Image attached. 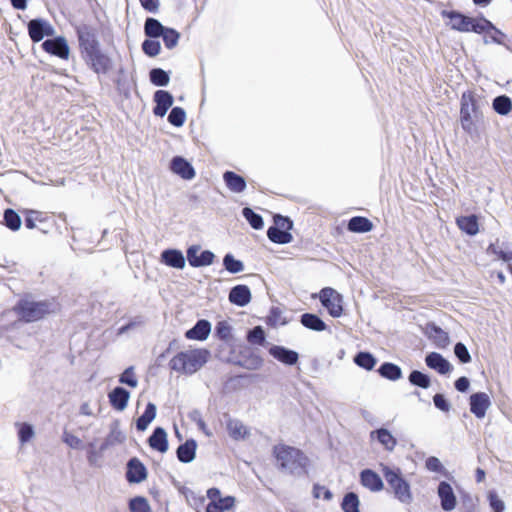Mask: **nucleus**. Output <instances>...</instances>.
Returning a JSON list of instances; mask_svg holds the SVG:
<instances>
[{
  "instance_id": "nucleus-16",
  "label": "nucleus",
  "mask_w": 512,
  "mask_h": 512,
  "mask_svg": "<svg viewBox=\"0 0 512 512\" xmlns=\"http://www.w3.org/2000/svg\"><path fill=\"white\" fill-rule=\"evenodd\" d=\"M126 477L131 483L142 482L147 477L145 466L137 458H132L127 464Z\"/></svg>"
},
{
  "instance_id": "nucleus-46",
  "label": "nucleus",
  "mask_w": 512,
  "mask_h": 512,
  "mask_svg": "<svg viewBox=\"0 0 512 512\" xmlns=\"http://www.w3.org/2000/svg\"><path fill=\"white\" fill-rule=\"evenodd\" d=\"M242 214L254 229H261L263 227L262 217L256 214L251 208L245 207Z\"/></svg>"
},
{
  "instance_id": "nucleus-61",
  "label": "nucleus",
  "mask_w": 512,
  "mask_h": 512,
  "mask_svg": "<svg viewBox=\"0 0 512 512\" xmlns=\"http://www.w3.org/2000/svg\"><path fill=\"white\" fill-rule=\"evenodd\" d=\"M313 491L315 498H320L322 494L326 500H330L332 498V493L323 486L315 485Z\"/></svg>"
},
{
  "instance_id": "nucleus-48",
  "label": "nucleus",
  "mask_w": 512,
  "mask_h": 512,
  "mask_svg": "<svg viewBox=\"0 0 512 512\" xmlns=\"http://www.w3.org/2000/svg\"><path fill=\"white\" fill-rule=\"evenodd\" d=\"M18 426V437L21 444H25L34 437V429L32 425L27 423L17 424Z\"/></svg>"
},
{
  "instance_id": "nucleus-3",
  "label": "nucleus",
  "mask_w": 512,
  "mask_h": 512,
  "mask_svg": "<svg viewBox=\"0 0 512 512\" xmlns=\"http://www.w3.org/2000/svg\"><path fill=\"white\" fill-rule=\"evenodd\" d=\"M442 16L445 18H449L450 22L449 25L453 30H457L460 32H470L473 31L475 33H482L486 32L490 29L494 30L497 34L503 36L502 32L497 30L493 24L484 19H475L471 17H467L459 12L456 11H442Z\"/></svg>"
},
{
  "instance_id": "nucleus-22",
  "label": "nucleus",
  "mask_w": 512,
  "mask_h": 512,
  "mask_svg": "<svg viewBox=\"0 0 512 512\" xmlns=\"http://www.w3.org/2000/svg\"><path fill=\"white\" fill-rule=\"evenodd\" d=\"M269 353L278 361L287 365H294L298 361V353L283 346L274 345L269 349Z\"/></svg>"
},
{
  "instance_id": "nucleus-5",
  "label": "nucleus",
  "mask_w": 512,
  "mask_h": 512,
  "mask_svg": "<svg viewBox=\"0 0 512 512\" xmlns=\"http://www.w3.org/2000/svg\"><path fill=\"white\" fill-rule=\"evenodd\" d=\"M56 308V304L52 301H34L32 299L25 298L19 301L14 310L25 322H34L40 320L45 315L54 312Z\"/></svg>"
},
{
  "instance_id": "nucleus-40",
  "label": "nucleus",
  "mask_w": 512,
  "mask_h": 512,
  "mask_svg": "<svg viewBox=\"0 0 512 512\" xmlns=\"http://www.w3.org/2000/svg\"><path fill=\"white\" fill-rule=\"evenodd\" d=\"M341 507L344 512H359V498L353 493H347L342 501Z\"/></svg>"
},
{
  "instance_id": "nucleus-4",
  "label": "nucleus",
  "mask_w": 512,
  "mask_h": 512,
  "mask_svg": "<svg viewBox=\"0 0 512 512\" xmlns=\"http://www.w3.org/2000/svg\"><path fill=\"white\" fill-rule=\"evenodd\" d=\"M482 117L481 99L473 92H465L461 97L460 122L468 133L475 130V124Z\"/></svg>"
},
{
  "instance_id": "nucleus-18",
  "label": "nucleus",
  "mask_w": 512,
  "mask_h": 512,
  "mask_svg": "<svg viewBox=\"0 0 512 512\" xmlns=\"http://www.w3.org/2000/svg\"><path fill=\"white\" fill-rule=\"evenodd\" d=\"M425 362L429 368L443 375L450 373L453 368L449 361L437 352L429 353L425 358Z\"/></svg>"
},
{
  "instance_id": "nucleus-33",
  "label": "nucleus",
  "mask_w": 512,
  "mask_h": 512,
  "mask_svg": "<svg viewBox=\"0 0 512 512\" xmlns=\"http://www.w3.org/2000/svg\"><path fill=\"white\" fill-rule=\"evenodd\" d=\"M156 406L153 403H148L144 413L137 419L136 427L139 431L147 429L148 425L156 417Z\"/></svg>"
},
{
  "instance_id": "nucleus-37",
  "label": "nucleus",
  "mask_w": 512,
  "mask_h": 512,
  "mask_svg": "<svg viewBox=\"0 0 512 512\" xmlns=\"http://www.w3.org/2000/svg\"><path fill=\"white\" fill-rule=\"evenodd\" d=\"M164 27L157 19L147 18L144 24V31L146 36L151 38L160 37L163 34Z\"/></svg>"
},
{
  "instance_id": "nucleus-31",
  "label": "nucleus",
  "mask_w": 512,
  "mask_h": 512,
  "mask_svg": "<svg viewBox=\"0 0 512 512\" xmlns=\"http://www.w3.org/2000/svg\"><path fill=\"white\" fill-rule=\"evenodd\" d=\"M457 225L460 230L471 236L476 235L479 231L478 219L475 215L457 218Z\"/></svg>"
},
{
  "instance_id": "nucleus-45",
  "label": "nucleus",
  "mask_w": 512,
  "mask_h": 512,
  "mask_svg": "<svg viewBox=\"0 0 512 512\" xmlns=\"http://www.w3.org/2000/svg\"><path fill=\"white\" fill-rule=\"evenodd\" d=\"M409 381L411 384L427 389L430 386V378L417 370H414L409 375Z\"/></svg>"
},
{
  "instance_id": "nucleus-58",
  "label": "nucleus",
  "mask_w": 512,
  "mask_h": 512,
  "mask_svg": "<svg viewBox=\"0 0 512 512\" xmlns=\"http://www.w3.org/2000/svg\"><path fill=\"white\" fill-rule=\"evenodd\" d=\"M433 401H434V404L435 406L443 411V412H449L451 406L450 404L448 403V401L445 399L444 395L442 394H436L434 397H433Z\"/></svg>"
},
{
  "instance_id": "nucleus-27",
  "label": "nucleus",
  "mask_w": 512,
  "mask_h": 512,
  "mask_svg": "<svg viewBox=\"0 0 512 512\" xmlns=\"http://www.w3.org/2000/svg\"><path fill=\"white\" fill-rule=\"evenodd\" d=\"M211 331V324L207 320H199L195 326L189 329L185 336L193 340H205Z\"/></svg>"
},
{
  "instance_id": "nucleus-19",
  "label": "nucleus",
  "mask_w": 512,
  "mask_h": 512,
  "mask_svg": "<svg viewBox=\"0 0 512 512\" xmlns=\"http://www.w3.org/2000/svg\"><path fill=\"white\" fill-rule=\"evenodd\" d=\"M154 101L156 103L153 110L154 114L163 117L173 105V96L168 91L158 90L154 94Z\"/></svg>"
},
{
  "instance_id": "nucleus-49",
  "label": "nucleus",
  "mask_w": 512,
  "mask_h": 512,
  "mask_svg": "<svg viewBox=\"0 0 512 512\" xmlns=\"http://www.w3.org/2000/svg\"><path fill=\"white\" fill-rule=\"evenodd\" d=\"M223 264L230 273H239L243 271L244 265L241 261L236 260L231 254L225 255Z\"/></svg>"
},
{
  "instance_id": "nucleus-51",
  "label": "nucleus",
  "mask_w": 512,
  "mask_h": 512,
  "mask_svg": "<svg viewBox=\"0 0 512 512\" xmlns=\"http://www.w3.org/2000/svg\"><path fill=\"white\" fill-rule=\"evenodd\" d=\"M248 341L252 344L262 345L265 342V333L261 326L254 327L248 334Z\"/></svg>"
},
{
  "instance_id": "nucleus-13",
  "label": "nucleus",
  "mask_w": 512,
  "mask_h": 512,
  "mask_svg": "<svg viewBox=\"0 0 512 512\" xmlns=\"http://www.w3.org/2000/svg\"><path fill=\"white\" fill-rule=\"evenodd\" d=\"M42 48L52 55H55L61 59H68L70 54V48L64 37H56L53 39H47L42 43Z\"/></svg>"
},
{
  "instance_id": "nucleus-25",
  "label": "nucleus",
  "mask_w": 512,
  "mask_h": 512,
  "mask_svg": "<svg viewBox=\"0 0 512 512\" xmlns=\"http://www.w3.org/2000/svg\"><path fill=\"white\" fill-rule=\"evenodd\" d=\"M228 434L234 440H244L250 434L249 429L238 419H229L226 424Z\"/></svg>"
},
{
  "instance_id": "nucleus-44",
  "label": "nucleus",
  "mask_w": 512,
  "mask_h": 512,
  "mask_svg": "<svg viewBox=\"0 0 512 512\" xmlns=\"http://www.w3.org/2000/svg\"><path fill=\"white\" fill-rule=\"evenodd\" d=\"M161 37L163 38L165 46L168 49H172L178 44L180 34L176 30L166 27Z\"/></svg>"
},
{
  "instance_id": "nucleus-10",
  "label": "nucleus",
  "mask_w": 512,
  "mask_h": 512,
  "mask_svg": "<svg viewBox=\"0 0 512 512\" xmlns=\"http://www.w3.org/2000/svg\"><path fill=\"white\" fill-rule=\"evenodd\" d=\"M214 257V254L209 250L201 251L199 245H192L187 249V260L192 267L211 265Z\"/></svg>"
},
{
  "instance_id": "nucleus-41",
  "label": "nucleus",
  "mask_w": 512,
  "mask_h": 512,
  "mask_svg": "<svg viewBox=\"0 0 512 512\" xmlns=\"http://www.w3.org/2000/svg\"><path fill=\"white\" fill-rule=\"evenodd\" d=\"M493 108L497 113L506 115L512 109V102L510 98L505 95L498 96L493 101Z\"/></svg>"
},
{
  "instance_id": "nucleus-8",
  "label": "nucleus",
  "mask_w": 512,
  "mask_h": 512,
  "mask_svg": "<svg viewBox=\"0 0 512 512\" xmlns=\"http://www.w3.org/2000/svg\"><path fill=\"white\" fill-rule=\"evenodd\" d=\"M82 58L97 74L107 73L112 65L111 59L101 51L100 47L84 54Z\"/></svg>"
},
{
  "instance_id": "nucleus-21",
  "label": "nucleus",
  "mask_w": 512,
  "mask_h": 512,
  "mask_svg": "<svg viewBox=\"0 0 512 512\" xmlns=\"http://www.w3.org/2000/svg\"><path fill=\"white\" fill-rule=\"evenodd\" d=\"M229 301L237 306L244 307L251 301V292L246 285H236L230 290Z\"/></svg>"
},
{
  "instance_id": "nucleus-14",
  "label": "nucleus",
  "mask_w": 512,
  "mask_h": 512,
  "mask_svg": "<svg viewBox=\"0 0 512 512\" xmlns=\"http://www.w3.org/2000/svg\"><path fill=\"white\" fill-rule=\"evenodd\" d=\"M438 496L441 501V507L444 511H452L457 504L456 496L451 485L442 481L438 485Z\"/></svg>"
},
{
  "instance_id": "nucleus-26",
  "label": "nucleus",
  "mask_w": 512,
  "mask_h": 512,
  "mask_svg": "<svg viewBox=\"0 0 512 512\" xmlns=\"http://www.w3.org/2000/svg\"><path fill=\"white\" fill-rule=\"evenodd\" d=\"M148 441L150 447L154 450H157L161 453H165L168 450L167 433L161 427H157L154 430Z\"/></svg>"
},
{
  "instance_id": "nucleus-1",
  "label": "nucleus",
  "mask_w": 512,
  "mask_h": 512,
  "mask_svg": "<svg viewBox=\"0 0 512 512\" xmlns=\"http://www.w3.org/2000/svg\"><path fill=\"white\" fill-rule=\"evenodd\" d=\"M273 454L280 469L290 474H302L309 463L308 458L302 451L288 445L279 444L274 446Z\"/></svg>"
},
{
  "instance_id": "nucleus-11",
  "label": "nucleus",
  "mask_w": 512,
  "mask_h": 512,
  "mask_svg": "<svg viewBox=\"0 0 512 512\" xmlns=\"http://www.w3.org/2000/svg\"><path fill=\"white\" fill-rule=\"evenodd\" d=\"M29 36L34 42L41 41L45 36H53V26L44 19H33L28 23Z\"/></svg>"
},
{
  "instance_id": "nucleus-39",
  "label": "nucleus",
  "mask_w": 512,
  "mask_h": 512,
  "mask_svg": "<svg viewBox=\"0 0 512 512\" xmlns=\"http://www.w3.org/2000/svg\"><path fill=\"white\" fill-rule=\"evenodd\" d=\"M3 223L10 230L17 231L21 227V218L13 209H6Z\"/></svg>"
},
{
  "instance_id": "nucleus-30",
  "label": "nucleus",
  "mask_w": 512,
  "mask_h": 512,
  "mask_svg": "<svg viewBox=\"0 0 512 512\" xmlns=\"http://www.w3.org/2000/svg\"><path fill=\"white\" fill-rule=\"evenodd\" d=\"M370 437L372 439L377 438V440L388 451H392L397 444V441L394 438V436L387 429L384 428L372 431L370 433Z\"/></svg>"
},
{
  "instance_id": "nucleus-9",
  "label": "nucleus",
  "mask_w": 512,
  "mask_h": 512,
  "mask_svg": "<svg viewBox=\"0 0 512 512\" xmlns=\"http://www.w3.org/2000/svg\"><path fill=\"white\" fill-rule=\"evenodd\" d=\"M320 301L332 317H340L342 308V296L333 288L326 287L320 292Z\"/></svg>"
},
{
  "instance_id": "nucleus-7",
  "label": "nucleus",
  "mask_w": 512,
  "mask_h": 512,
  "mask_svg": "<svg viewBox=\"0 0 512 512\" xmlns=\"http://www.w3.org/2000/svg\"><path fill=\"white\" fill-rule=\"evenodd\" d=\"M81 56L100 47L97 31L94 27L82 24L76 29Z\"/></svg>"
},
{
  "instance_id": "nucleus-36",
  "label": "nucleus",
  "mask_w": 512,
  "mask_h": 512,
  "mask_svg": "<svg viewBox=\"0 0 512 512\" xmlns=\"http://www.w3.org/2000/svg\"><path fill=\"white\" fill-rule=\"evenodd\" d=\"M378 372L380 375L384 378H387L389 380H398L402 377V371L401 368L393 363H383Z\"/></svg>"
},
{
  "instance_id": "nucleus-56",
  "label": "nucleus",
  "mask_w": 512,
  "mask_h": 512,
  "mask_svg": "<svg viewBox=\"0 0 512 512\" xmlns=\"http://www.w3.org/2000/svg\"><path fill=\"white\" fill-rule=\"evenodd\" d=\"M62 440L65 444L73 449L82 448V440L67 431H64Z\"/></svg>"
},
{
  "instance_id": "nucleus-34",
  "label": "nucleus",
  "mask_w": 512,
  "mask_h": 512,
  "mask_svg": "<svg viewBox=\"0 0 512 512\" xmlns=\"http://www.w3.org/2000/svg\"><path fill=\"white\" fill-rule=\"evenodd\" d=\"M301 323L306 328L314 331H324L326 329V324L322 321L320 317H318L315 314H303L301 316Z\"/></svg>"
},
{
  "instance_id": "nucleus-32",
  "label": "nucleus",
  "mask_w": 512,
  "mask_h": 512,
  "mask_svg": "<svg viewBox=\"0 0 512 512\" xmlns=\"http://www.w3.org/2000/svg\"><path fill=\"white\" fill-rule=\"evenodd\" d=\"M235 498L233 496H226L220 500L209 502L206 507V512H226L232 510L235 506Z\"/></svg>"
},
{
  "instance_id": "nucleus-29",
  "label": "nucleus",
  "mask_w": 512,
  "mask_h": 512,
  "mask_svg": "<svg viewBox=\"0 0 512 512\" xmlns=\"http://www.w3.org/2000/svg\"><path fill=\"white\" fill-rule=\"evenodd\" d=\"M196 441L193 439L187 440L184 444L180 445L177 449V457L183 463H190L195 458Z\"/></svg>"
},
{
  "instance_id": "nucleus-2",
  "label": "nucleus",
  "mask_w": 512,
  "mask_h": 512,
  "mask_svg": "<svg viewBox=\"0 0 512 512\" xmlns=\"http://www.w3.org/2000/svg\"><path fill=\"white\" fill-rule=\"evenodd\" d=\"M209 351L206 349H189L176 354L170 361L172 370L192 375L200 370L208 361Z\"/></svg>"
},
{
  "instance_id": "nucleus-63",
  "label": "nucleus",
  "mask_w": 512,
  "mask_h": 512,
  "mask_svg": "<svg viewBox=\"0 0 512 512\" xmlns=\"http://www.w3.org/2000/svg\"><path fill=\"white\" fill-rule=\"evenodd\" d=\"M216 331L221 339H227L230 336V327L225 323H219Z\"/></svg>"
},
{
  "instance_id": "nucleus-12",
  "label": "nucleus",
  "mask_w": 512,
  "mask_h": 512,
  "mask_svg": "<svg viewBox=\"0 0 512 512\" xmlns=\"http://www.w3.org/2000/svg\"><path fill=\"white\" fill-rule=\"evenodd\" d=\"M470 411L477 417L478 419H482L485 417L487 410L491 406V400L487 393L485 392H477L470 396Z\"/></svg>"
},
{
  "instance_id": "nucleus-6",
  "label": "nucleus",
  "mask_w": 512,
  "mask_h": 512,
  "mask_svg": "<svg viewBox=\"0 0 512 512\" xmlns=\"http://www.w3.org/2000/svg\"><path fill=\"white\" fill-rule=\"evenodd\" d=\"M381 471L387 484L392 490L396 499L401 503L409 504L412 501V493L409 483L403 478L399 468H391L381 464Z\"/></svg>"
},
{
  "instance_id": "nucleus-20",
  "label": "nucleus",
  "mask_w": 512,
  "mask_h": 512,
  "mask_svg": "<svg viewBox=\"0 0 512 512\" xmlns=\"http://www.w3.org/2000/svg\"><path fill=\"white\" fill-rule=\"evenodd\" d=\"M126 439L125 434L120 429V424L118 421H114L110 425V432L108 436L105 438L104 442L100 446V451H105L109 447L122 444Z\"/></svg>"
},
{
  "instance_id": "nucleus-28",
  "label": "nucleus",
  "mask_w": 512,
  "mask_h": 512,
  "mask_svg": "<svg viewBox=\"0 0 512 512\" xmlns=\"http://www.w3.org/2000/svg\"><path fill=\"white\" fill-rule=\"evenodd\" d=\"M223 180L232 192L241 193L246 189L245 179L232 171H226Z\"/></svg>"
},
{
  "instance_id": "nucleus-43",
  "label": "nucleus",
  "mask_w": 512,
  "mask_h": 512,
  "mask_svg": "<svg viewBox=\"0 0 512 512\" xmlns=\"http://www.w3.org/2000/svg\"><path fill=\"white\" fill-rule=\"evenodd\" d=\"M169 80L168 73L161 68H154L150 71V81L156 86H166Z\"/></svg>"
},
{
  "instance_id": "nucleus-54",
  "label": "nucleus",
  "mask_w": 512,
  "mask_h": 512,
  "mask_svg": "<svg viewBox=\"0 0 512 512\" xmlns=\"http://www.w3.org/2000/svg\"><path fill=\"white\" fill-rule=\"evenodd\" d=\"M454 353H455L456 357L462 363H469L471 361V356H470V353H469L467 347L461 342H458L455 345Z\"/></svg>"
},
{
  "instance_id": "nucleus-52",
  "label": "nucleus",
  "mask_w": 512,
  "mask_h": 512,
  "mask_svg": "<svg viewBox=\"0 0 512 512\" xmlns=\"http://www.w3.org/2000/svg\"><path fill=\"white\" fill-rule=\"evenodd\" d=\"M119 382L122 384H126L132 388L137 387L138 380L136 379L133 371V367H128L119 378Z\"/></svg>"
},
{
  "instance_id": "nucleus-53",
  "label": "nucleus",
  "mask_w": 512,
  "mask_h": 512,
  "mask_svg": "<svg viewBox=\"0 0 512 512\" xmlns=\"http://www.w3.org/2000/svg\"><path fill=\"white\" fill-rule=\"evenodd\" d=\"M142 49L148 56L154 57L160 53L161 46L159 41L145 40L142 43Z\"/></svg>"
},
{
  "instance_id": "nucleus-42",
  "label": "nucleus",
  "mask_w": 512,
  "mask_h": 512,
  "mask_svg": "<svg viewBox=\"0 0 512 512\" xmlns=\"http://www.w3.org/2000/svg\"><path fill=\"white\" fill-rule=\"evenodd\" d=\"M354 362L358 366H360L366 370H372L376 364V359L372 354H370L368 352H359L355 356Z\"/></svg>"
},
{
  "instance_id": "nucleus-17",
  "label": "nucleus",
  "mask_w": 512,
  "mask_h": 512,
  "mask_svg": "<svg viewBox=\"0 0 512 512\" xmlns=\"http://www.w3.org/2000/svg\"><path fill=\"white\" fill-rule=\"evenodd\" d=\"M360 482L365 488L372 492H379L384 487L381 477L371 469L361 471Z\"/></svg>"
},
{
  "instance_id": "nucleus-64",
  "label": "nucleus",
  "mask_w": 512,
  "mask_h": 512,
  "mask_svg": "<svg viewBox=\"0 0 512 512\" xmlns=\"http://www.w3.org/2000/svg\"><path fill=\"white\" fill-rule=\"evenodd\" d=\"M470 385L469 379L467 377H460L455 381V388L460 392H465L468 390Z\"/></svg>"
},
{
  "instance_id": "nucleus-47",
  "label": "nucleus",
  "mask_w": 512,
  "mask_h": 512,
  "mask_svg": "<svg viewBox=\"0 0 512 512\" xmlns=\"http://www.w3.org/2000/svg\"><path fill=\"white\" fill-rule=\"evenodd\" d=\"M185 119H186V113H185L184 109H182L180 107L172 108V110L168 116V121L173 126H176V127L182 126L185 122Z\"/></svg>"
},
{
  "instance_id": "nucleus-60",
  "label": "nucleus",
  "mask_w": 512,
  "mask_h": 512,
  "mask_svg": "<svg viewBox=\"0 0 512 512\" xmlns=\"http://www.w3.org/2000/svg\"><path fill=\"white\" fill-rule=\"evenodd\" d=\"M426 467L428 470L433 472H440L443 468L440 460L437 457H429L426 460Z\"/></svg>"
},
{
  "instance_id": "nucleus-59",
  "label": "nucleus",
  "mask_w": 512,
  "mask_h": 512,
  "mask_svg": "<svg viewBox=\"0 0 512 512\" xmlns=\"http://www.w3.org/2000/svg\"><path fill=\"white\" fill-rule=\"evenodd\" d=\"M292 222L289 220V218L283 217V216H276L275 217V226L274 228H280V230L287 231L292 228Z\"/></svg>"
},
{
  "instance_id": "nucleus-57",
  "label": "nucleus",
  "mask_w": 512,
  "mask_h": 512,
  "mask_svg": "<svg viewBox=\"0 0 512 512\" xmlns=\"http://www.w3.org/2000/svg\"><path fill=\"white\" fill-rule=\"evenodd\" d=\"M489 503L494 512H503L505 509L504 502L498 497L495 492H489Z\"/></svg>"
},
{
  "instance_id": "nucleus-23",
  "label": "nucleus",
  "mask_w": 512,
  "mask_h": 512,
  "mask_svg": "<svg viewBox=\"0 0 512 512\" xmlns=\"http://www.w3.org/2000/svg\"><path fill=\"white\" fill-rule=\"evenodd\" d=\"M108 398L113 408L123 411L127 407L130 393L122 387H116L108 394Z\"/></svg>"
},
{
  "instance_id": "nucleus-35",
  "label": "nucleus",
  "mask_w": 512,
  "mask_h": 512,
  "mask_svg": "<svg viewBox=\"0 0 512 512\" xmlns=\"http://www.w3.org/2000/svg\"><path fill=\"white\" fill-rule=\"evenodd\" d=\"M372 227L373 225L369 219L360 216L351 218L348 223V229L352 232H369Z\"/></svg>"
},
{
  "instance_id": "nucleus-55",
  "label": "nucleus",
  "mask_w": 512,
  "mask_h": 512,
  "mask_svg": "<svg viewBox=\"0 0 512 512\" xmlns=\"http://www.w3.org/2000/svg\"><path fill=\"white\" fill-rule=\"evenodd\" d=\"M433 331L435 332L434 341L438 347L444 348L449 344V336L441 328L434 326Z\"/></svg>"
},
{
  "instance_id": "nucleus-50",
  "label": "nucleus",
  "mask_w": 512,
  "mask_h": 512,
  "mask_svg": "<svg viewBox=\"0 0 512 512\" xmlns=\"http://www.w3.org/2000/svg\"><path fill=\"white\" fill-rule=\"evenodd\" d=\"M131 512H151L148 501L143 497H136L129 504Z\"/></svg>"
},
{
  "instance_id": "nucleus-15",
  "label": "nucleus",
  "mask_w": 512,
  "mask_h": 512,
  "mask_svg": "<svg viewBox=\"0 0 512 512\" xmlns=\"http://www.w3.org/2000/svg\"><path fill=\"white\" fill-rule=\"evenodd\" d=\"M170 169L173 173L186 180H191L195 177L194 168L186 159L181 156H176L171 160Z\"/></svg>"
},
{
  "instance_id": "nucleus-24",
  "label": "nucleus",
  "mask_w": 512,
  "mask_h": 512,
  "mask_svg": "<svg viewBox=\"0 0 512 512\" xmlns=\"http://www.w3.org/2000/svg\"><path fill=\"white\" fill-rule=\"evenodd\" d=\"M161 261L167 266L183 269L185 267V258L180 250L167 249L161 253Z\"/></svg>"
},
{
  "instance_id": "nucleus-38",
  "label": "nucleus",
  "mask_w": 512,
  "mask_h": 512,
  "mask_svg": "<svg viewBox=\"0 0 512 512\" xmlns=\"http://www.w3.org/2000/svg\"><path fill=\"white\" fill-rule=\"evenodd\" d=\"M267 235L274 243L287 244L292 241V235L287 231L280 230V228L270 227L267 231Z\"/></svg>"
},
{
  "instance_id": "nucleus-62",
  "label": "nucleus",
  "mask_w": 512,
  "mask_h": 512,
  "mask_svg": "<svg viewBox=\"0 0 512 512\" xmlns=\"http://www.w3.org/2000/svg\"><path fill=\"white\" fill-rule=\"evenodd\" d=\"M142 7L149 12H156L159 7L158 0H139Z\"/></svg>"
}]
</instances>
